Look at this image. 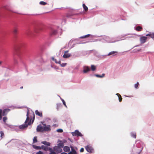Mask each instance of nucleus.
Masks as SVG:
<instances>
[{"mask_svg": "<svg viewBox=\"0 0 154 154\" xmlns=\"http://www.w3.org/2000/svg\"><path fill=\"white\" fill-rule=\"evenodd\" d=\"M54 149L55 151H56L58 152H60L62 151V149L60 147V146H56L54 147Z\"/></svg>", "mask_w": 154, "mask_h": 154, "instance_id": "nucleus-5", "label": "nucleus"}, {"mask_svg": "<svg viewBox=\"0 0 154 154\" xmlns=\"http://www.w3.org/2000/svg\"><path fill=\"white\" fill-rule=\"evenodd\" d=\"M72 134L74 136H77L82 137L83 136L82 134L77 130H75L74 132H72Z\"/></svg>", "mask_w": 154, "mask_h": 154, "instance_id": "nucleus-2", "label": "nucleus"}, {"mask_svg": "<svg viewBox=\"0 0 154 154\" xmlns=\"http://www.w3.org/2000/svg\"><path fill=\"white\" fill-rule=\"evenodd\" d=\"M41 143L48 146H50L51 145V143H50L47 142L46 141H42L41 142Z\"/></svg>", "mask_w": 154, "mask_h": 154, "instance_id": "nucleus-17", "label": "nucleus"}, {"mask_svg": "<svg viewBox=\"0 0 154 154\" xmlns=\"http://www.w3.org/2000/svg\"><path fill=\"white\" fill-rule=\"evenodd\" d=\"M55 59H54V57H52V60H53L54 61V60H55Z\"/></svg>", "mask_w": 154, "mask_h": 154, "instance_id": "nucleus-45", "label": "nucleus"}, {"mask_svg": "<svg viewBox=\"0 0 154 154\" xmlns=\"http://www.w3.org/2000/svg\"><path fill=\"white\" fill-rule=\"evenodd\" d=\"M90 70V68L88 66H85L83 67V72L85 73H87Z\"/></svg>", "mask_w": 154, "mask_h": 154, "instance_id": "nucleus-9", "label": "nucleus"}, {"mask_svg": "<svg viewBox=\"0 0 154 154\" xmlns=\"http://www.w3.org/2000/svg\"><path fill=\"white\" fill-rule=\"evenodd\" d=\"M10 110V109H5L3 110V111H2V116H6Z\"/></svg>", "mask_w": 154, "mask_h": 154, "instance_id": "nucleus-10", "label": "nucleus"}, {"mask_svg": "<svg viewBox=\"0 0 154 154\" xmlns=\"http://www.w3.org/2000/svg\"><path fill=\"white\" fill-rule=\"evenodd\" d=\"M8 119L7 117L6 116H5L3 118V121L4 123H6V121Z\"/></svg>", "mask_w": 154, "mask_h": 154, "instance_id": "nucleus-32", "label": "nucleus"}, {"mask_svg": "<svg viewBox=\"0 0 154 154\" xmlns=\"http://www.w3.org/2000/svg\"><path fill=\"white\" fill-rule=\"evenodd\" d=\"M60 64L61 66L64 67L67 64L66 63H60Z\"/></svg>", "mask_w": 154, "mask_h": 154, "instance_id": "nucleus-37", "label": "nucleus"}, {"mask_svg": "<svg viewBox=\"0 0 154 154\" xmlns=\"http://www.w3.org/2000/svg\"><path fill=\"white\" fill-rule=\"evenodd\" d=\"M37 142V137H34L33 138V143H35Z\"/></svg>", "mask_w": 154, "mask_h": 154, "instance_id": "nucleus-28", "label": "nucleus"}, {"mask_svg": "<svg viewBox=\"0 0 154 154\" xmlns=\"http://www.w3.org/2000/svg\"><path fill=\"white\" fill-rule=\"evenodd\" d=\"M139 85L138 82H137L136 84L134 85V87L136 88H137Z\"/></svg>", "mask_w": 154, "mask_h": 154, "instance_id": "nucleus-35", "label": "nucleus"}, {"mask_svg": "<svg viewBox=\"0 0 154 154\" xmlns=\"http://www.w3.org/2000/svg\"><path fill=\"white\" fill-rule=\"evenodd\" d=\"M68 154H77V153L76 151L73 148L71 147V151L68 153Z\"/></svg>", "mask_w": 154, "mask_h": 154, "instance_id": "nucleus-14", "label": "nucleus"}, {"mask_svg": "<svg viewBox=\"0 0 154 154\" xmlns=\"http://www.w3.org/2000/svg\"><path fill=\"white\" fill-rule=\"evenodd\" d=\"M131 136L134 138H135L136 137V134L135 133H132L131 134Z\"/></svg>", "mask_w": 154, "mask_h": 154, "instance_id": "nucleus-31", "label": "nucleus"}, {"mask_svg": "<svg viewBox=\"0 0 154 154\" xmlns=\"http://www.w3.org/2000/svg\"><path fill=\"white\" fill-rule=\"evenodd\" d=\"M57 31L56 29H52L50 32V35L51 36L54 35H56L57 33Z\"/></svg>", "mask_w": 154, "mask_h": 154, "instance_id": "nucleus-11", "label": "nucleus"}, {"mask_svg": "<svg viewBox=\"0 0 154 154\" xmlns=\"http://www.w3.org/2000/svg\"><path fill=\"white\" fill-rule=\"evenodd\" d=\"M40 4L42 5H46L48 4L47 3L43 2V1H41L39 3Z\"/></svg>", "mask_w": 154, "mask_h": 154, "instance_id": "nucleus-27", "label": "nucleus"}, {"mask_svg": "<svg viewBox=\"0 0 154 154\" xmlns=\"http://www.w3.org/2000/svg\"><path fill=\"white\" fill-rule=\"evenodd\" d=\"M18 31V29L16 27H15L14 28L13 32L14 33V34H16L17 33Z\"/></svg>", "mask_w": 154, "mask_h": 154, "instance_id": "nucleus-21", "label": "nucleus"}, {"mask_svg": "<svg viewBox=\"0 0 154 154\" xmlns=\"http://www.w3.org/2000/svg\"><path fill=\"white\" fill-rule=\"evenodd\" d=\"M36 154H43V152L41 151H39Z\"/></svg>", "mask_w": 154, "mask_h": 154, "instance_id": "nucleus-39", "label": "nucleus"}, {"mask_svg": "<svg viewBox=\"0 0 154 154\" xmlns=\"http://www.w3.org/2000/svg\"><path fill=\"white\" fill-rule=\"evenodd\" d=\"M85 148L86 150L89 152H92L94 150L92 147L89 146H86Z\"/></svg>", "mask_w": 154, "mask_h": 154, "instance_id": "nucleus-6", "label": "nucleus"}, {"mask_svg": "<svg viewBox=\"0 0 154 154\" xmlns=\"http://www.w3.org/2000/svg\"><path fill=\"white\" fill-rule=\"evenodd\" d=\"M84 151V149L83 148H82L80 150V152H83Z\"/></svg>", "mask_w": 154, "mask_h": 154, "instance_id": "nucleus-41", "label": "nucleus"}, {"mask_svg": "<svg viewBox=\"0 0 154 154\" xmlns=\"http://www.w3.org/2000/svg\"><path fill=\"white\" fill-rule=\"evenodd\" d=\"M61 154H67L66 153H65V152H62L61 153Z\"/></svg>", "mask_w": 154, "mask_h": 154, "instance_id": "nucleus-43", "label": "nucleus"}, {"mask_svg": "<svg viewBox=\"0 0 154 154\" xmlns=\"http://www.w3.org/2000/svg\"><path fill=\"white\" fill-rule=\"evenodd\" d=\"M36 131L38 132H44V126H42L41 125H38L37 127Z\"/></svg>", "mask_w": 154, "mask_h": 154, "instance_id": "nucleus-3", "label": "nucleus"}, {"mask_svg": "<svg viewBox=\"0 0 154 154\" xmlns=\"http://www.w3.org/2000/svg\"><path fill=\"white\" fill-rule=\"evenodd\" d=\"M43 125V126H47V125H46V124H43L42 123Z\"/></svg>", "mask_w": 154, "mask_h": 154, "instance_id": "nucleus-42", "label": "nucleus"}, {"mask_svg": "<svg viewBox=\"0 0 154 154\" xmlns=\"http://www.w3.org/2000/svg\"><path fill=\"white\" fill-rule=\"evenodd\" d=\"M90 36H91V35L90 34H88V35H86L84 36H81L80 37V38H88V37H89Z\"/></svg>", "mask_w": 154, "mask_h": 154, "instance_id": "nucleus-23", "label": "nucleus"}, {"mask_svg": "<svg viewBox=\"0 0 154 154\" xmlns=\"http://www.w3.org/2000/svg\"><path fill=\"white\" fill-rule=\"evenodd\" d=\"M119 97V100L120 102H121L122 100V98L120 94L119 93H117L116 94Z\"/></svg>", "mask_w": 154, "mask_h": 154, "instance_id": "nucleus-18", "label": "nucleus"}, {"mask_svg": "<svg viewBox=\"0 0 154 154\" xmlns=\"http://www.w3.org/2000/svg\"><path fill=\"white\" fill-rule=\"evenodd\" d=\"M83 7L85 11L87 12L88 10V8L86 6L85 4H82Z\"/></svg>", "mask_w": 154, "mask_h": 154, "instance_id": "nucleus-19", "label": "nucleus"}, {"mask_svg": "<svg viewBox=\"0 0 154 154\" xmlns=\"http://www.w3.org/2000/svg\"><path fill=\"white\" fill-rule=\"evenodd\" d=\"M23 88V86H21L20 87V89H22Z\"/></svg>", "mask_w": 154, "mask_h": 154, "instance_id": "nucleus-48", "label": "nucleus"}, {"mask_svg": "<svg viewBox=\"0 0 154 154\" xmlns=\"http://www.w3.org/2000/svg\"><path fill=\"white\" fill-rule=\"evenodd\" d=\"M116 53H117L116 51H112L110 52L107 55L108 56H109L115 54Z\"/></svg>", "mask_w": 154, "mask_h": 154, "instance_id": "nucleus-29", "label": "nucleus"}, {"mask_svg": "<svg viewBox=\"0 0 154 154\" xmlns=\"http://www.w3.org/2000/svg\"><path fill=\"white\" fill-rule=\"evenodd\" d=\"M10 11L12 12H14V13H16V12H14L11 10H10Z\"/></svg>", "mask_w": 154, "mask_h": 154, "instance_id": "nucleus-47", "label": "nucleus"}, {"mask_svg": "<svg viewBox=\"0 0 154 154\" xmlns=\"http://www.w3.org/2000/svg\"><path fill=\"white\" fill-rule=\"evenodd\" d=\"M33 147L37 149H42V146H39L35 145H33Z\"/></svg>", "mask_w": 154, "mask_h": 154, "instance_id": "nucleus-20", "label": "nucleus"}, {"mask_svg": "<svg viewBox=\"0 0 154 154\" xmlns=\"http://www.w3.org/2000/svg\"><path fill=\"white\" fill-rule=\"evenodd\" d=\"M66 17H70V16L68 15H67Z\"/></svg>", "mask_w": 154, "mask_h": 154, "instance_id": "nucleus-44", "label": "nucleus"}, {"mask_svg": "<svg viewBox=\"0 0 154 154\" xmlns=\"http://www.w3.org/2000/svg\"><path fill=\"white\" fill-rule=\"evenodd\" d=\"M91 70L93 71H94L96 68L95 66L94 65H91Z\"/></svg>", "mask_w": 154, "mask_h": 154, "instance_id": "nucleus-30", "label": "nucleus"}, {"mask_svg": "<svg viewBox=\"0 0 154 154\" xmlns=\"http://www.w3.org/2000/svg\"><path fill=\"white\" fill-rule=\"evenodd\" d=\"M47 148L48 147L45 146L43 145L42 146V149L43 150L45 151H47Z\"/></svg>", "mask_w": 154, "mask_h": 154, "instance_id": "nucleus-26", "label": "nucleus"}, {"mask_svg": "<svg viewBox=\"0 0 154 154\" xmlns=\"http://www.w3.org/2000/svg\"><path fill=\"white\" fill-rule=\"evenodd\" d=\"M62 101L63 102V104H64V105L66 107H67V106H66V103H65V101L63 100V99H62Z\"/></svg>", "mask_w": 154, "mask_h": 154, "instance_id": "nucleus-38", "label": "nucleus"}, {"mask_svg": "<svg viewBox=\"0 0 154 154\" xmlns=\"http://www.w3.org/2000/svg\"><path fill=\"white\" fill-rule=\"evenodd\" d=\"M35 113L36 115H37L41 117H42V112H39L38 110H36Z\"/></svg>", "mask_w": 154, "mask_h": 154, "instance_id": "nucleus-12", "label": "nucleus"}, {"mask_svg": "<svg viewBox=\"0 0 154 154\" xmlns=\"http://www.w3.org/2000/svg\"><path fill=\"white\" fill-rule=\"evenodd\" d=\"M51 130L50 125H47V126H44V132L45 131H49Z\"/></svg>", "mask_w": 154, "mask_h": 154, "instance_id": "nucleus-8", "label": "nucleus"}, {"mask_svg": "<svg viewBox=\"0 0 154 154\" xmlns=\"http://www.w3.org/2000/svg\"><path fill=\"white\" fill-rule=\"evenodd\" d=\"M0 133L1 134L0 137L2 139L4 137V136H5L4 134L3 131H1L0 132Z\"/></svg>", "mask_w": 154, "mask_h": 154, "instance_id": "nucleus-25", "label": "nucleus"}, {"mask_svg": "<svg viewBox=\"0 0 154 154\" xmlns=\"http://www.w3.org/2000/svg\"><path fill=\"white\" fill-rule=\"evenodd\" d=\"M47 149V150L51 152H54L53 151L52 149L51 148L48 147Z\"/></svg>", "mask_w": 154, "mask_h": 154, "instance_id": "nucleus-36", "label": "nucleus"}, {"mask_svg": "<svg viewBox=\"0 0 154 154\" xmlns=\"http://www.w3.org/2000/svg\"><path fill=\"white\" fill-rule=\"evenodd\" d=\"M2 110L1 109H0V120L2 119Z\"/></svg>", "mask_w": 154, "mask_h": 154, "instance_id": "nucleus-33", "label": "nucleus"}, {"mask_svg": "<svg viewBox=\"0 0 154 154\" xmlns=\"http://www.w3.org/2000/svg\"><path fill=\"white\" fill-rule=\"evenodd\" d=\"M29 110H28L26 115L27 118L25 122V124L20 125L19 127V128L20 129H23L25 128H27L28 127V125H30L32 123H32H31V119L30 121L28 122V124H26V123H27V122L29 121Z\"/></svg>", "mask_w": 154, "mask_h": 154, "instance_id": "nucleus-1", "label": "nucleus"}, {"mask_svg": "<svg viewBox=\"0 0 154 154\" xmlns=\"http://www.w3.org/2000/svg\"><path fill=\"white\" fill-rule=\"evenodd\" d=\"M142 29H143L142 27L140 26H138L135 28V30L137 31H138V32L140 31L141 30H142Z\"/></svg>", "mask_w": 154, "mask_h": 154, "instance_id": "nucleus-16", "label": "nucleus"}, {"mask_svg": "<svg viewBox=\"0 0 154 154\" xmlns=\"http://www.w3.org/2000/svg\"><path fill=\"white\" fill-rule=\"evenodd\" d=\"M70 150V148L68 146H65L63 148V150L66 152H68Z\"/></svg>", "mask_w": 154, "mask_h": 154, "instance_id": "nucleus-13", "label": "nucleus"}, {"mask_svg": "<svg viewBox=\"0 0 154 154\" xmlns=\"http://www.w3.org/2000/svg\"><path fill=\"white\" fill-rule=\"evenodd\" d=\"M105 74L104 73H103L102 75H100L98 74H95V75L97 77L99 78H103Z\"/></svg>", "mask_w": 154, "mask_h": 154, "instance_id": "nucleus-22", "label": "nucleus"}, {"mask_svg": "<svg viewBox=\"0 0 154 154\" xmlns=\"http://www.w3.org/2000/svg\"><path fill=\"white\" fill-rule=\"evenodd\" d=\"M147 39V37L145 36L141 37L140 38V41L142 44H143L146 42Z\"/></svg>", "mask_w": 154, "mask_h": 154, "instance_id": "nucleus-7", "label": "nucleus"}, {"mask_svg": "<svg viewBox=\"0 0 154 154\" xmlns=\"http://www.w3.org/2000/svg\"><path fill=\"white\" fill-rule=\"evenodd\" d=\"M68 51H66L64 52V54L63 55V57L64 58H68L71 56V54L68 53Z\"/></svg>", "mask_w": 154, "mask_h": 154, "instance_id": "nucleus-4", "label": "nucleus"}, {"mask_svg": "<svg viewBox=\"0 0 154 154\" xmlns=\"http://www.w3.org/2000/svg\"><path fill=\"white\" fill-rule=\"evenodd\" d=\"M32 115L33 116H34V119L35 118V117H34V113H32Z\"/></svg>", "mask_w": 154, "mask_h": 154, "instance_id": "nucleus-46", "label": "nucleus"}, {"mask_svg": "<svg viewBox=\"0 0 154 154\" xmlns=\"http://www.w3.org/2000/svg\"><path fill=\"white\" fill-rule=\"evenodd\" d=\"M57 131L58 132L61 133V132H63V130L62 129H58L57 130Z\"/></svg>", "mask_w": 154, "mask_h": 154, "instance_id": "nucleus-34", "label": "nucleus"}, {"mask_svg": "<svg viewBox=\"0 0 154 154\" xmlns=\"http://www.w3.org/2000/svg\"><path fill=\"white\" fill-rule=\"evenodd\" d=\"M54 61H55V63H59L60 64L61 61H59V62H57L56 59H55Z\"/></svg>", "mask_w": 154, "mask_h": 154, "instance_id": "nucleus-40", "label": "nucleus"}, {"mask_svg": "<svg viewBox=\"0 0 154 154\" xmlns=\"http://www.w3.org/2000/svg\"><path fill=\"white\" fill-rule=\"evenodd\" d=\"M58 146H60V147H63L64 145V143H59L58 144Z\"/></svg>", "mask_w": 154, "mask_h": 154, "instance_id": "nucleus-24", "label": "nucleus"}, {"mask_svg": "<svg viewBox=\"0 0 154 154\" xmlns=\"http://www.w3.org/2000/svg\"><path fill=\"white\" fill-rule=\"evenodd\" d=\"M146 36H149L151 37V38H152L154 40V33H150V32L149 34H146Z\"/></svg>", "mask_w": 154, "mask_h": 154, "instance_id": "nucleus-15", "label": "nucleus"}]
</instances>
